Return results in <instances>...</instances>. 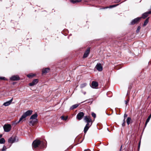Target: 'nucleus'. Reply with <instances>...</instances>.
<instances>
[{
	"label": "nucleus",
	"mask_w": 151,
	"mask_h": 151,
	"mask_svg": "<svg viewBox=\"0 0 151 151\" xmlns=\"http://www.w3.org/2000/svg\"><path fill=\"white\" fill-rule=\"evenodd\" d=\"M81 1V0H70V2L73 4L80 2Z\"/></svg>",
	"instance_id": "obj_18"
},
{
	"label": "nucleus",
	"mask_w": 151,
	"mask_h": 151,
	"mask_svg": "<svg viewBox=\"0 0 151 151\" xmlns=\"http://www.w3.org/2000/svg\"><path fill=\"white\" fill-rule=\"evenodd\" d=\"M21 121H19V119L18 121H15L12 124V125L15 126L17 125L18 123H19Z\"/></svg>",
	"instance_id": "obj_20"
},
{
	"label": "nucleus",
	"mask_w": 151,
	"mask_h": 151,
	"mask_svg": "<svg viewBox=\"0 0 151 151\" xmlns=\"http://www.w3.org/2000/svg\"><path fill=\"white\" fill-rule=\"evenodd\" d=\"M83 120L85 122L87 123L84 129V132L86 133L92 124V119L89 116H86Z\"/></svg>",
	"instance_id": "obj_1"
},
{
	"label": "nucleus",
	"mask_w": 151,
	"mask_h": 151,
	"mask_svg": "<svg viewBox=\"0 0 151 151\" xmlns=\"http://www.w3.org/2000/svg\"><path fill=\"white\" fill-rule=\"evenodd\" d=\"M140 141L139 142V145H138V149L139 150V148H140Z\"/></svg>",
	"instance_id": "obj_36"
},
{
	"label": "nucleus",
	"mask_w": 151,
	"mask_h": 151,
	"mask_svg": "<svg viewBox=\"0 0 151 151\" xmlns=\"http://www.w3.org/2000/svg\"><path fill=\"white\" fill-rule=\"evenodd\" d=\"M2 136V134H0V138Z\"/></svg>",
	"instance_id": "obj_40"
},
{
	"label": "nucleus",
	"mask_w": 151,
	"mask_h": 151,
	"mask_svg": "<svg viewBox=\"0 0 151 151\" xmlns=\"http://www.w3.org/2000/svg\"><path fill=\"white\" fill-rule=\"evenodd\" d=\"M120 0H115V2L116 3H118L120 2Z\"/></svg>",
	"instance_id": "obj_34"
},
{
	"label": "nucleus",
	"mask_w": 151,
	"mask_h": 151,
	"mask_svg": "<svg viewBox=\"0 0 151 151\" xmlns=\"http://www.w3.org/2000/svg\"><path fill=\"white\" fill-rule=\"evenodd\" d=\"M127 116V114H125L124 115V119H125V117H126Z\"/></svg>",
	"instance_id": "obj_39"
},
{
	"label": "nucleus",
	"mask_w": 151,
	"mask_h": 151,
	"mask_svg": "<svg viewBox=\"0 0 151 151\" xmlns=\"http://www.w3.org/2000/svg\"><path fill=\"white\" fill-rule=\"evenodd\" d=\"M129 99H127L126 101H125L126 104L127 105V104L129 102Z\"/></svg>",
	"instance_id": "obj_33"
},
{
	"label": "nucleus",
	"mask_w": 151,
	"mask_h": 151,
	"mask_svg": "<svg viewBox=\"0 0 151 151\" xmlns=\"http://www.w3.org/2000/svg\"><path fill=\"white\" fill-rule=\"evenodd\" d=\"M142 18L141 17H138L132 20L130 22V24L133 25L138 22Z\"/></svg>",
	"instance_id": "obj_8"
},
{
	"label": "nucleus",
	"mask_w": 151,
	"mask_h": 151,
	"mask_svg": "<svg viewBox=\"0 0 151 151\" xmlns=\"http://www.w3.org/2000/svg\"><path fill=\"white\" fill-rule=\"evenodd\" d=\"M151 117V114L148 116V118L147 119V122H149L150 120Z\"/></svg>",
	"instance_id": "obj_28"
},
{
	"label": "nucleus",
	"mask_w": 151,
	"mask_h": 151,
	"mask_svg": "<svg viewBox=\"0 0 151 151\" xmlns=\"http://www.w3.org/2000/svg\"><path fill=\"white\" fill-rule=\"evenodd\" d=\"M84 151H91L90 150L88 149H86L84 150Z\"/></svg>",
	"instance_id": "obj_38"
},
{
	"label": "nucleus",
	"mask_w": 151,
	"mask_h": 151,
	"mask_svg": "<svg viewBox=\"0 0 151 151\" xmlns=\"http://www.w3.org/2000/svg\"><path fill=\"white\" fill-rule=\"evenodd\" d=\"M13 100V98L10 101L4 103L3 105L5 106H7L9 105Z\"/></svg>",
	"instance_id": "obj_16"
},
{
	"label": "nucleus",
	"mask_w": 151,
	"mask_h": 151,
	"mask_svg": "<svg viewBox=\"0 0 151 151\" xmlns=\"http://www.w3.org/2000/svg\"><path fill=\"white\" fill-rule=\"evenodd\" d=\"M91 87L92 88H97L98 86V83L96 81H93L91 83Z\"/></svg>",
	"instance_id": "obj_12"
},
{
	"label": "nucleus",
	"mask_w": 151,
	"mask_h": 151,
	"mask_svg": "<svg viewBox=\"0 0 151 151\" xmlns=\"http://www.w3.org/2000/svg\"><path fill=\"white\" fill-rule=\"evenodd\" d=\"M107 130H108V131H109V129H108V128H107Z\"/></svg>",
	"instance_id": "obj_42"
},
{
	"label": "nucleus",
	"mask_w": 151,
	"mask_h": 151,
	"mask_svg": "<svg viewBox=\"0 0 151 151\" xmlns=\"http://www.w3.org/2000/svg\"><path fill=\"white\" fill-rule=\"evenodd\" d=\"M89 52H90V49L89 48H88L87 49L86 51H85V52L84 53L83 58H86L88 55H89Z\"/></svg>",
	"instance_id": "obj_14"
},
{
	"label": "nucleus",
	"mask_w": 151,
	"mask_h": 151,
	"mask_svg": "<svg viewBox=\"0 0 151 151\" xmlns=\"http://www.w3.org/2000/svg\"><path fill=\"white\" fill-rule=\"evenodd\" d=\"M61 118L63 120H66L68 119V116L64 117V116H61Z\"/></svg>",
	"instance_id": "obj_26"
},
{
	"label": "nucleus",
	"mask_w": 151,
	"mask_h": 151,
	"mask_svg": "<svg viewBox=\"0 0 151 151\" xmlns=\"http://www.w3.org/2000/svg\"><path fill=\"white\" fill-rule=\"evenodd\" d=\"M122 145L121 146V147H120V149L119 150V151H122Z\"/></svg>",
	"instance_id": "obj_35"
},
{
	"label": "nucleus",
	"mask_w": 151,
	"mask_h": 151,
	"mask_svg": "<svg viewBox=\"0 0 151 151\" xmlns=\"http://www.w3.org/2000/svg\"><path fill=\"white\" fill-rule=\"evenodd\" d=\"M96 69L99 71H101L103 70V68L100 63H98L96 66Z\"/></svg>",
	"instance_id": "obj_10"
},
{
	"label": "nucleus",
	"mask_w": 151,
	"mask_h": 151,
	"mask_svg": "<svg viewBox=\"0 0 151 151\" xmlns=\"http://www.w3.org/2000/svg\"><path fill=\"white\" fill-rule=\"evenodd\" d=\"M50 68H43L42 70V74L46 73L49 72L50 71Z\"/></svg>",
	"instance_id": "obj_15"
},
{
	"label": "nucleus",
	"mask_w": 151,
	"mask_h": 151,
	"mask_svg": "<svg viewBox=\"0 0 151 151\" xmlns=\"http://www.w3.org/2000/svg\"><path fill=\"white\" fill-rule=\"evenodd\" d=\"M84 115V114L83 112H80L77 114L76 119L78 120H81L83 118Z\"/></svg>",
	"instance_id": "obj_6"
},
{
	"label": "nucleus",
	"mask_w": 151,
	"mask_h": 151,
	"mask_svg": "<svg viewBox=\"0 0 151 151\" xmlns=\"http://www.w3.org/2000/svg\"><path fill=\"white\" fill-rule=\"evenodd\" d=\"M3 128L5 132H8L10 131L11 126L10 124H5L3 126Z\"/></svg>",
	"instance_id": "obj_5"
},
{
	"label": "nucleus",
	"mask_w": 151,
	"mask_h": 151,
	"mask_svg": "<svg viewBox=\"0 0 151 151\" xmlns=\"http://www.w3.org/2000/svg\"><path fill=\"white\" fill-rule=\"evenodd\" d=\"M79 105L78 104H75L72 106L70 108V109L72 110L73 109L78 106Z\"/></svg>",
	"instance_id": "obj_17"
},
{
	"label": "nucleus",
	"mask_w": 151,
	"mask_h": 151,
	"mask_svg": "<svg viewBox=\"0 0 151 151\" xmlns=\"http://www.w3.org/2000/svg\"><path fill=\"white\" fill-rule=\"evenodd\" d=\"M5 142V140L4 138L0 139V144H4Z\"/></svg>",
	"instance_id": "obj_23"
},
{
	"label": "nucleus",
	"mask_w": 151,
	"mask_h": 151,
	"mask_svg": "<svg viewBox=\"0 0 151 151\" xmlns=\"http://www.w3.org/2000/svg\"><path fill=\"white\" fill-rule=\"evenodd\" d=\"M92 116L94 118L96 117V114L94 112H92L91 114Z\"/></svg>",
	"instance_id": "obj_30"
},
{
	"label": "nucleus",
	"mask_w": 151,
	"mask_h": 151,
	"mask_svg": "<svg viewBox=\"0 0 151 151\" xmlns=\"http://www.w3.org/2000/svg\"><path fill=\"white\" fill-rule=\"evenodd\" d=\"M38 81L37 79H35L31 83H29V85L30 86H33L36 84L38 83Z\"/></svg>",
	"instance_id": "obj_11"
},
{
	"label": "nucleus",
	"mask_w": 151,
	"mask_h": 151,
	"mask_svg": "<svg viewBox=\"0 0 151 151\" xmlns=\"http://www.w3.org/2000/svg\"><path fill=\"white\" fill-rule=\"evenodd\" d=\"M151 14V11L145 12L142 14V17H141L145 19L148 16V14Z\"/></svg>",
	"instance_id": "obj_13"
},
{
	"label": "nucleus",
	"mask_w": 151,
	"mask_h": 151,
	"mask_svg": "<svg viewBox=\"0 0 151 151\" xmlns=\"http://www.w3.org/2000/svg\"><path fill=\"white\" fill-rule=\"evenodd\" d=\"M131 120V118L129 117H128V118L127 119V123L128 125L130 124Z\"/></svg>",
	"instance_id": "obj_22"
},
{
	"label": "nucleus",
	"mask_w": 151,
	"mask_h": 151,
	"mask_svg": "<svg viewBox=\"0 0 151 151\" xmlns=\"http://www.w3.org/2000/svg\"><path fill=\"white\" fill-rule=\"evenodd\" d=\"M32 112V110H28L24 113L19 119V121H21L23 119L25 118L27 116L30 115Z\"/></svg>",
	"instance_id": "obj_4"
},
{
	"label": "nucleus",
	"mask_w": 151,
	"mask_h": 151,
	"mask_svg": "<svg viewBox=\"0 0 151 151\" xmlns=\"http://www.w3.org/2000/svg\"><path fill=\"white\" fill-rule=\"evenodd\" d=\"M127 95H128V93H127Z\"/></svg>",
	"instance_id": "obj_43"
},
{
	"label": "nucleus",
	"mask_w": 151,
	"mask_h": 151,
	"mask_svg": "<svg viewBox=\"0 0 151 151\" xmlns=\"http://www.w3.org/2000/svg\"><path fill=\"white\" fill-rule=\"evenodd\" d=\"M20 79V78L18 75L13 76L10 78V79L12 81H18Z\"/></svg>",
	"instance_id": "obj_7"
},
{
	"label": "nucleus",
	"mask_w": 151,
	"mask_h": 151,
	"mask_svg": "<svg viewBox=\"0 0 151 151\" xmlns=\"http://www.w3.org/2000/svg\"><path fill=\"white\" fill-rule=\"evenodd\" d=\"M149 19L148 18H147L144 21V23L143 24V26H145L148 23V22Z\"/></svg>",
	"instance_id": "obj_19"
},
{
	"label": "nucleus",
	"mask_w": 151,
	"mask_h": 151,
	"mask_svg": "<svg viewBox=\"0 0 151 151\" xmlns=\"http://www.w3.org/2000/svg\"><path fill=\"white\" fill-rule=\"evenodd\" d=\"M35 76V75H34L33 74H32V73H31V74H28L27 75V76L29 78H32L33 76Z\"/></svg>",
	"instance_id": "obj_24"
},
{
	"label": "nucleus",
	"mask_w": 151,
	"mask_h": 151,
	"mask_svg": "<svg viewBox=\"0 0 151 151\" xmlns=\"http://www.w3.org/2000/svg\"><path fill=\"white\" fill-rule=\"evenodd\" d=\"M123 122L122 124V125L123 127H124L125 125V119H124L123 120Z\"/></svg>",
	"instance_id": "obj_32"
},
{
	"label": "nucleus",
	"mask_w": 151,
	"mask_h": 151,
	"mask_svg": "<svg viewBox=\"0 0 151 151\" xmlns=\"http://www.w3.org/2000/svg\"><path fill=\"white\" fill-rule=\"evenodd\" d=\"M18 141V139H17L16 137H10L8 140V142H9L11 143H13L15 142H17Z\"/></svg>",
	"instance_id": "obj_9"
},
{
	"label": "nucleus",
	"mask_w": 151,
	"mask_h": 151,
	"mask_svg": "<svg viewBox=\"0 0 151 151\" xmlns=\"http://www.w3.org/2000/svg\"><path fill=\"white\" fill-rule=\"evenodd\" d=\"M0 80H3L5 81H7L8 80L5 77H0Z\"/></svg>",
	"instance_id": "obj_27"
},
{
	"label": "nucleus",
	"mask_w": 151,
	"mask_h": 151,
	"mask_svg": "<svg viewBox=\"0 0 151 151\" xmlns=\"http://www.w3.org/2000/svg\"><path fill=\"white\" fill-rule=\"evenodd\" d=\"M147 122V121H146V122H145V127H146L147 123L148 122Z\"/></svg>",
	"instance_id": "obj_37"
},
{
	"label": "nucleus",
	"mask_w": 151,
	"mask_h": 151,
	"mask_svg": "<svg viewBox=\"0 0 151 151\" xmlns=\"http://www.w3.org/2000/svg\"><path fill=\"white\" fill-rule=\"evenodd\" d=\"M118 5H119V4L110 5V6H109V8H113V7H115L116 6H118Z\"/></svg>",
	"instance_id": "obj_25"
},
{
	"label": "nucleus",
	"mask_w": 151,
	"mask_h": 151,
	"mask_svg": "<svg viewBox=\"0 0 151 151\" xmlns=\"http://www.w3.org/2000/svg\"><path fill=\"white\" fill-rule=\"evenodd\" d=\"M83 93L84 94H85L86 93V92H83Z\"/></svg>",
	"instance_id": "obj_41"
},
{
	"label": "nucleus",
	"mask_w": 151,
	"mask_h": 151,
	"mask_svg": "<svg viewBox=\"0 0 151 151\" xmlns=\"http://www.w3.org/2000/svg\"><path fill=\"white\" fill-rule=\"evenodd\" d=\"M141 28V27H140V26H139L137 28V29L136 30V32L137 33H138L139 32V31L140 29Z\"/></svg>",
	"instance_id": "obj_31"
},
{
	"label": "nucleus",
	"mask_w": 151,
	"mask_h": 151,
	"mask_svg": "<svg viewBox=\"0 0 151 151\" xmlns=\"http://www.w3.org/2000/svg\"><path fill=\"white\" fill-rule=\"evenodd\" d=\"M45 142L43 141H41L39 140H35L33 141L32 144V146L34 148H36L39 145L41 146V148L45 147Z\"/></svg>",
	"instance_id": "obj_2"
},
{
	"label": "nucleus",
	"mask_w": 151,
	"mask_h": 151,
	"mask_svg": "<svg viewBox=\"0 0 151 151\" xmlns=\"http://www.w3.org/2000/svg\"><path fill=\"white\" fill-rule=\"evenodd\" d=\"M86 85L87 83H84L81 84L80 86L81 88H83L86 87Z\"/></svg>",
	"instance_id": "obj_21"
},
{
	"label": "nucleus",
	"mask_w": 151,
	"mask_h": 151,
	"mask_svg": "<svg viewBox=\"0 0 151 151\" xmlns=\"http://www.w3.org/2000/svg\"><path fill=\"white\" fill-rule=\"evenodd\" d=\"M38 115L37 113L32 115L30 118V119L32 120L29 122V124L30 125L33 126L35 123L37 122V118Z\"/></svg>",
	"instance_id": "obj_3"
},
{
	"label": "nucleus",
	"mask_w": 151,
	"mask_h": 151,
	"mask_svg": "<svg viewBox=\"0 0 151 151\" xmlns=\"http://www.w3.org/2000/svg\"><path fill=\"white\" fill-rule=\"evenodd\" d=\"M6 149V147L4 145L3 147V148L1 150V151H5Z\"/></svg>",
	"instance_id": "obj_29"
}]
</instances>
